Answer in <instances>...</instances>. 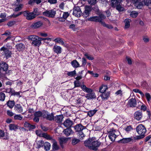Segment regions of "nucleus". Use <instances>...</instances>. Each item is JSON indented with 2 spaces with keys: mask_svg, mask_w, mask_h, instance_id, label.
<instances>
[{
  "mask_svg": "<svg viewBox=\"0 0 151 151\" xmlns=\"http://www.w3.org/2000/svg\"><path fill=\"white\" fill-rule=\"evenodd\" d=\"M22 118V116L20 114H16L14 116V119L15 120H21Z\"/></svg>",
  "mask_w": 151,
  "mask_h": 151,
  "instance_id": "obj_50",
  "label": "nucleus"
},
{
  "mask_svg": "<svg viewBox=\"0 0 151 151\" xmlns=\"http://www.w3.org/2000/svg\"><path fill=\"white\" fill-rule=\"evenodd\" d=\"M115 131V130H114V131L110 132L109 133V137L110 140L113 142L114 141L116 137V135L114 133V132Z\"/></svg>",
  "mask_w": 151,
  "mask_h": 151,
  "instance_id": "obj_21",
  "label": "nucleus"
},
{
  "mask_svg": "<svg viewBox=\"0 0 151 151\" xmlns=\"http://www.w3.org/2000/svg\"><path fill=\"white\" fill-rule=\"evenodd\" d=\"M81 88L83 91L88 93L85 96L87 99L91 100L96 98L95 94L93 92V90L92 89L87 87L85 85L82 86Z\"/></svg>",
  "mask_w": 151,
  "mask_h": 151,
  "instance_id": "obj_2",
  "label": "nucleus"
},
{
  "mask_svg": "<svg viewBox=\"0 0 151 151\" xmlns=\"http://www.w3.org/2000/svg\"><path fill=\"white\" fill-rule=\"evenodd\" d=\"M142 113L141 111H137L134 113V118L137 120H140L142 119Z\"/></svg>",
  "mask_w": 151,
  "mask_h": 151,
  "instance_id": "obj_16",
  "label": "nucleus"
},
{
  "mask_svg": "<svg viewBox=\"0 0 151 151\" xmlns=\"http://www.w3.org/2000/svg\"><path fill=\"white\" fill-rule=\"evenodd\" d=\"M82 99V98H78L76 99H74L73 100V102L76 105L82 104L83 102Z\"/></svg>",
  "mask_w": 151,
  "mask_h": 151,
  "instance_id": "obj_29",
  "label": "nucleus"
},
{
  "mask_svg": "<svg viewBox=\"0 0 151 151\" xmlns=\"http://www.w3.org/2000/svg\"><path fill=\"white\" fill-rule=\"evenodd\" d=\"M42 25V23L41 21H38L32 24L31 27L33 29H36L40 27Z\"/></svg>",
  "mask_w": 151,
  "mask_h": 151,
  "instance_id": "obj_24",
  "label": "nucleus"
},
{
  "mask_svg": "<svg viewBox=\"0 0 151 151\" xmlns=\"http://www.w3.org/2000/svg\"><path fill=\"white\" fill-rule=\"evenodd\" d=\"M91 11L90 8L89 7H86L85 10L83 13V17H87L89 16Z\"/></svg>",
  "mask_w": 151,
  "mask_h": 151,
  "instance_id": "obj_26",
  "label": "nucleus"
},
{
  "mask_svg": "<svg viewBox=\"0 0 151 151\" xmlns=\"http://www.w3.org/2000/svg\"><path fill=\"white\" fill-rule=\"evenodd\" d=\"M94 137L89 138L84 142L85 146L90 150H96L100 146L101 143L97 140H96Z\"/></svg>",
  "mask_w": 151,
  "mask_h": 151,
  "instance_id": "obj_1",
  "label": "nucleus"
},
{
  "mask_svg": "<svg viewBox=\"0 0 151 151\" xmlns=\"http://www.w3.org/2000/svg\"><path fill=\"white\" fill-rule=\"evenodd\" d=\"M22 14L24 16L26 17V19L29 20H31L35 17L33 12H29L27 11H25L22 12Z\"/></svg>",
  "mask_w": 151,
  "mask_h": 151,
  "instance_id": "obj_10",
  "label": "nucleus"
},
{
  "mask_svg": "<svg viewBox=\"0 0 151 151\" xmlns=\"http://www.w3.org/2000/svg\"><path fill=\"white\" fill-rule=\"evenodd\" d=\"M88 3L91 5H93L95 4L97 2L96 0H88Z\"/></svg>",
  "mask_w": 151,
  "mask_h": 151,
  "instance_id": "obj_55",
  "label": "nucleus"
},
{
  "mask_svg": "<svg viewBox=\"0 0 151 151\" xmlns=\"http://www.w3.org/2000/svg\"><path fill=\"white\" fill-rule=\"evenodd\" d=\"M98 110L96 109H94L89 111L88 112V115L89 117H92L97 112Z\"/></svg>",
  "mask_w": 151,
  "mask_h": 151,
  "instance_id": "obj_32",
  "label": "nucleus"
},
{
  "mask_svg": "<svg viewBox=\"0 0 151 151\" xmlns=\"http://www.w3.org/2000/svg\"><path fill=\"white\" fill-rule=\"evenodd\" d=\"M0 51H3L2 53V55H4L6 59H7L11 57L12 52L7 48L6 46H4L0 48Z\"/></svg>",
  "mask_w": 151,
  "mask_h": 151,
  "instance_id": "obj_5",
  "label": "nucleus"
},
{
  "mask_svg": "<svg viewBox=\"0 0 151 151\" xmlns=\"http://www.w3.org/2000/svg\"><path fill=\"white\" fill-rule=\"evenodd\" d=\"M41 137H43L47 139H52L51 137L45 133H42Z\"/></svg>",
  "mask_w": 151,
  "mask_h": 151,
  "instance_id": "obj_48",
  "label": "nucleus"
},
{
  "mask_svg": "<svg viewBox=\"0 0 151 151\" xmlns=\"http://www.w3.org/2000/svg\"><path fill=\"white\" fill-rule=\"evenodd\" d=\"M33 12V14H35V17L36 16L39 15V12H38V9L37 8L34 9L33 12Z\"/></svg>",
  "mask_w": 151,
  "mask_h": 151,
  "instance_id": "obj_58",
  "label": "nucleus"
},
{
  "mask_svg": "<svg viewBox=\"0 0 151 151\" xmlns=\"http://www.w3.org/2000/svg\"><path fill=\"white\" fill-rule=\"evenodd\" d=\"M7 106L10 109H12L14 106L15 102L13 101H9L6 103Z\"/></svg>",
  "mask_w": 151,
  "mask_h": 151,
  "instance_id": "obj_35",
  "label": "nucleus"
},
{
  "mask_svg": "<svg viewBox=\"0 0 151 151\" xmlns=\"http://www.w3.org/2000/svg\"><path fill=\"white\" fill-rule=\"evenodd\" d=\"M143 1L145 3V5L148 6L151 5V0H144Z\"/></svg>",
  "mask_w": 151,
  "mask_h": 151,
  "instance_id": "obj_56",
  "label": "nucleus"
},
{
  "mask_svg": "<svg viewBox=\"0 0 151 151\" xmlns=\"http://www.w3.org/2000/svg\"><path fill=\"white\" fill-rule=\"evenodd\" d=\"M15 22L14 21H11L9 22L7 24L8 26L11 27L13 25L15 24Z\"/></svg>",
  "mask_w": 151,
  "mask_h": 151,
  "instance_id": "obj_57",
  "label": "nucleus"
},
{
  "mask_svg": "<svg viewBox=\"0 0 151 151\" xmlns=\"http://www.w3.org/2000/svg\"><path fill=\"white\" fill-rule=\"evenodd\" d=\"M73 124V121L68 118L65 120L63 124L67 128H70Z\"/></svg>",
  "mask_w": 151,
  "mask_h": 151,
  "instance_id": "obj_13",
  "label": "nucleus"
},
{
  "mask_svg": "<svg viewBox=\"0 0 151 151\" xmlns=\"http://www.w3.org/2000/svg\"><path fill=\"white\" fill-rule=\"evenodd\" d=\"M68 138H66L65 137H61L59 138V140L60 142V145L62 147H63V144L65 143L68 140Z\"/></svg>",
  "mask_w": 151,
  "mask_h": 151,
  "instance_id": "obj_23",
  "label": "nucleus"
},
{
  "mask_svg": "<svg viewBox=\"0 0 151 151\" xmlns=\"http://www.w3.org/2000/svg\"><path fill=\"white\" fill-rule=\"evenodd\" d=\"M5 94L3 93H0V101H4L5 100Z\"/></svg>",
  "mask_w": 151,
  "mask_h": 151,
  "instance_id": "obj_52",
  "label": "nucleus"
},
{
  "mask_svg": "<svg viewBox=\"0 0 151 151\" xmlns=\"http://www.w3.org/2000/svg\"><path fill=\"white\" fill-rule=\"evenodd\" d=\"M84 55L88 60H93L94 59V58L91 55H88V53H86L84 54Z\"/></svg>",
  "mask_w": 151,
  "mask_h": 151,
  "instance_id": "obj_54",
  "label": "nucleus"
},
{
  "mask_svg": "<svg viewBox=\"0 0 151 151\" xmlns=\"http://www.w3.org/2000/svg\"><path fill=\"white\" fill-rule=\"evenodd\" d=\"M43 111H38L35 112L34 113V116L37 117H42Z\"/></svg>",
  "mask_w": 151,
  "mask_h": 151,
  "instance_id": "obj_38",
  "label": "nucleus"
},
{
  "mask_svg": "<svg viewBox=\"0 0 151 151\" xmlns=\"http://www.w3.org/2000/svg\"><path fill=\"white\" fill-rule=\"evenodd\" d=\"M132 130V128L131 125L127 126L125 130L128 132H129Z\"/></svg>",
  "mask_w": 151,
  "mask_h": 151,
  "instance_id": "obj_60",
  "label": "nucleus"
},
{
  "mask_svg": "<svg viewBox=\"0 0 151 151\" xmlns=\"http://www.w3.org/2000/svg\"><path fill=\"white\" fill-rule=\"evenodd\" d=\"M5 133L4 131L0 130V138L3 137L5 136Z\"/></svg>",
  "mask_w": 151,
  "mask_h": 151,
  "instance_id": "obj_61",
  "label": "nucleus"
},
{
  "mask_svg": "<svg viewBox=\"0 0 151 151\" xmlns=\"http://www.w3.org/2000/svg\"><path fill=\"white\" fill-rule=\"evenodd\" d=\"M13 90V89L11 88H7L5 90L4 92L6 93H11L12 94Z\"/></svg>",
  "mask_w": 151,
  "mask_h": 151,
  "instance_id": "obj_59",
  "label": "nucleus"
},
{
  "mask_svg": "<svg viewBox=\"0 0 151 151\" xmlns=\"http://www.w3.org/2000/svg\"><path fill=\"white\" fill-rule=\"evenodd\" d=\"M80 140L79 139L76 138H74L72 139V143L73 145H75L78 143Z\"/></svg>",
  "mask_w": 151,
  "mask_h": 151,
  "instance_id": "obj_47",
  "label": "nucleus"
},
{
  "mask_svg": "<svg viewBox=\"0 0 151 151\" xmlns=\"http://www.w3.org/2000/svg\"><path fill=\"white\" fill-rule=\"evenodd\" d=\"M53 114L50 113L47 111L43 110L42 118L47 120L52 121L53 119Z\"/></svg>",
  "mask_w": 151,
  "mask_h": 151,
  "instance_id": "obj_6",
  "label": "nucleus"
},
{
  "mask_svg": "<svg viewBox=\"0 0 151 151\" xmlns=\"http://www.w3.org/2000/svg\"><path fill=\"white\" fill-rule=\"evenodd\" d=\"M71 64L73 67L74 68H77L79 67V64L76 60H73L71 62Z\"/></svg>",
  "mask_w": 151,
  "mask_h": 151,
  "instance_id": "obj_37",
  "label": "nucleus"
},
{
  "mask_svg": "<svg viewBox=\"0 0 151 151\" xmlns=\"http://www.w3.org/2000/svg\"><path fill=\"white\" fill-rule=\"evenodd\" d=\"M137 3L136 4V5L137 8L139 9H141L145 5V3L144 1H142L140 2H137Z\"/></svg>",
  "mask_w": 151,
  "mask_h": 151,
  "instance_id": "obj_33",
  "label": "nucleus"
},
{
  "mask_svg": "<svg viewBox=\"0 0 151 151\" xmlns=\"http://www.w3.org/2000/svg\"><path fill=\"white\" fill-rule=\"evenodd\" d=\"M52 50L54 52L58 54H60L62 52L61 47L57 45H55Z\"/></svg>",
  "mask_w": 151,
  "mask_h": 151,
  "instance_id": "obj_19",
  "label": "nucleus"
},
{
  "mask_svg": "<svg viewBox=\"0 0 151 151\" xmlns=\"http://www.w3.org/2000/svg\"><path fill=\"white\" fill-rule=\"evenodd\" d=\"M44 148L45 150L46 151H48L50 150L51 145L48 142H45L44 144Z\"/></svg>",
  "mask_w": 151,
  "mask_h": 151,
  "instance_id": "obj_39",
  "label": "nucleus"
},
{
  "mask_svg": "<svg viewBox=\"0 0 151 151\" xmlns=\"http://www.w3.org/2000/svg\"><path fill=\"white\" fill-rule=\"evenodd\" d=\"M23 6V5L22 4H20L18 5L15 8V11L16 12H17L21 10Z\"/></svg>",
  "mask_w": 151,
  "mask_h": 151,
  "instance_id": "obj_53",
  "label": "nucleus"
},
{
  "mask_svg": "<svg viewBox=\"0 0 151 151\" xmlns=\"http://www.w3.org/2000/svg\"><path fill=\"white\" fill-rule=\"evenodd\" d=\"M145 96L147 102L148 103H151V96L148 93H146L145 94Z\"/></svg>",
  "mask_w": 151,
  "mask_h": 151,
  "instance_id": "obj_43",
  "label": "nucleus"
},
{
  "mask_svg": "<svg viewBox=\"0 0 151 151\" xmlns=\"http://www.w3.org/2000/svg\"><path fill=\"white\" fill-rule=\"evenodd\" d=\"M36 133L37 136L41 137L42 133V132L41 130H38L36 131Z\"/></svg>",
  "mask_w": 151,
  "mask_h": 151,
  "instance_id": "obj_64",
  "label": "nucleus"
},
{
  "mask_svg": "<svg viewBox=\"0 0 151 151\" xmlns=\"http://www.w3.org/2000/svg\"><path fill=\"white\" fill-rule=\"evenodd\" d=\"M136 129L139 135H145L146 132V129L145 126L141 124L137 127Z\"/></svg>",
  "mask_w": 151,
  "mask_h": 151,
  "instance_id": "obj_8",
  "label": "nucleus"
},
{
  "mask_svg": "<svg viewBox=\"0 0 151 151\" xmlns=\"http://www.w3.org/2000/svg\"><path fill=\"white\" fill-rule=\"evenodd\" d=\"M63 132L67 136H68L73 133V132L70 128H68L64 129Z\"/></svg>",
  "mask_w": 151,
  "mask_h": 151,
  "instance_id": "obj_22",
  "label": "nucleus"
},
{
  "mask_svg": "<svg viewBox=\"0 0 151 151\" xmlns=\"http://www.w3.org/2000/svg\"><path fill=\"white\" fill-rule=\"evenodd\" d=\"M44 142L42 140L37 141L36 142L35 145H36V148H40L43 146Z\"/></svg>",
  "mask_w": 151,
  "mask_h": 151,
  "instance_id": "obj_28",
  "label": "nucleus"
},
{
  "mask_svg": "<svg viewBox=\"0 0 151 151\" xmlns=\"http://www.w3.org/2000/svg\"><path fill=\"white\" fill-rule=\"evenodd\" d=\"M133 91L136 93H139L140 94V95L142 96H144V94L142 93V92L140 91L139 89H133Z\"/></svg>",
  "mask_w": 151,
  "mask_h": 151,
  "instance_id": "obj_51",
  "label": "nucleus"
},
{
  "mask_svg": "<svg viewBox=\"0 0 151 151\" xmlns=\"http://www.w3.org/2000/svg\"><path fill=\"white\" fill-rule=\"evenodd\" d=\"M67 74L69 76L73 77L76 74V72L75 70L73 71L68 72Z\"/></svg>",
  "mask_w": 151,
  "mask_h": 151,
  "instance_id": "obj_49",
  "label": "nucleus"
},
{
  "mask_svg": "<svg viewBox=\"0 0 151 151\" xmlns=\"http://www.w3.org/2000/svg\"><path fill=\"white\" fill-rule=\"evenodd\" d=\"M10 130H11L16 131L18 129V127L17 125L14 124H11L9 126Z\"/></svg>",
  "mask_w": 151,
  "mask_h": 151,
  "instance_id": "obj_34",
  "label": "nucleus"
},
{
  "mask_svg": "<svg viewBox=\"0 0 151 151\" xmlns=\"http://www.w3.org/2000/svg\"><path fill=\"white\" fill-rule=\"evenodd\" d=\"M7 115L10 116H12L14 115V113L10 110L7 111Z\"/></svg>",
  "mask_w": 151,
  "mask_h": 151,
  "instance_id": "obj_63",
  "label": "nucleus"
},
{
  "mask_svg": "<svg viewBox=\"0 0 151 151\" xmlns=\"http://www.w3.org/2000/svg\"><path fill=\"white\" fill-rule=\"evenodd\" d=\"M12 91L11 95L16 96L19 97H20L21 96L20 95V92H15L14 89Z\"/></svg>",
  "mask_w": 151,
  "mask_h": 151,
  "instance_id": "obj_45",
  "label": "nucleus"
},
{
  "mask_svg": "<svg viewBox=\"0 0 151 151\" xmlns=\"http://www.w3.org/2000/svg\"><path fill=\"white\" fill-rule=\"evenodd\" d=\"M53 41L56 43H60L62 45H64V43L62 39L60 37L56 38Z\"/></svg>",
  "mask_w": 151,
  "mask_h": 151,
  "instance_id": "obj_40",
  "label": "nucleus"
},
{
  "mask_svg": "<svg viewBox=\"0 0 151 151\" xmlns=\"http://www.w3.org/2000/svg\"><path fill=\"white\" fill-rule=\"evenodd\" d=\"M15 47L17 50L19 51H22L25 49V45L22 43H19L16 45Z\"/></svg>",
  "mask_w": 151,
  "mask_h": 151,
  "instance_id": "obj_20",
  "label": "nucleus"
},
{
  "mask_svg": "<svg viewBox=\"0 0 151 151\" xmlns=\"http://www.w3.org/2000/svg\"><path fill=\"white\" fill-rule=\"evenodd\" d=\"M138 15L137 12L135 11H132L131 12L130 14V16L133 18H136Z\"/></svg>",
  "mask_w": 151,
  "mask_h": 151,
  "instance_id": "obj_44",
  "label": "nucleus"
},
{
  "mask_svg": "<svg viewBox=\"0 0 151 151\" xmlns=\"http://www.w3.org/2000/svg\"><path fill=\"white\" fill-rule=\"evenodd\" d=\"M52 149L55 150H57L59 149V146L57 145V142L54 139H52Z\"/></svg>",
  "mask_w": 151,
  "mask_h": 151,
  "instance_id": "obj_25",
  "label": "nucleus"
},
{
  "mask_svg": "<svg viewBox=\"0 0 151 151\" xmlns=\"http://www.w3.org/2000/svg\"><path fill=\"white\" fill-rule=\"evenodd\" d=\"M30 125L31 124L29 123L26 122L24 124V126L25 128H27L29 129L30 127Z\"/></svg>",
  "mask_w": 151,
  "mask_h": 151,
  "instance_id": "obj_62",
  "label": "nucleus"
},
{
  "mask_svg": "<svg viewBox=\"0 0 151 151\" xmlns=\"http://www.w3.org/2000/svg\"><path fill=\"white\" fill-rule=\"evenodd\" d=\"M107 89L106 85H102L99 88V92L102 93L105 92Z\"/></svg>",
  "mask_w": 151,
  "mask_h": 151,
  "instance_id": "obj_36",
  "label": "nucleus"
},
{
  "mask_svg": "<svg viewBox=\"0 0 151 151\" xmlns=\"http://www.w3.org/2000/svg\"><path fill=\"white\" fill-rule=\"evenodd\" d=\"M122 0H113L111 1V4L113 6L116 7L122 1Z\"/></svg>",
  "mask_w": 151,
  "mask_h": 151,
  "instance_id": "obj_30",
  "label": "nucleus"
},
{
  "mask_svg": "<svg viewBox=\"0 0 151 151\" xmlns=\"http://www.w3.org/2000/svg\"><path fill=\"white\" fill-rule=\"evenodd\" d=\"M74 128L76 132H77V134L80 139H82L85 137L83 130L86 129V127L83 126L81 124H78L74 127Z\"/></svg>",
  "mask_w": 151,
  "mask_h": 151,
  "instance_id": "obj_3",
  "label": "nucleus"
},
{
  "mask_svg": "<svg viewBox=\"0 0 151 151\" xmlns=\"http://www.w3.org/2000/svg\"><path fill=\"white\" fill-rule=\"evenodd\" d=\"M42 14L43 15L45 16L53 18L55 17L56 14V11L54 10L51 9L49 10H46L45 12H43Z\"/></svg>",
  "mask_w": 151,
  "mask_h": 151,
  "instance_id": "obj_9",
  "label": "nucleus"
},
{
  "mask_svg": "<svg viewBox=\"0 0 151 151\" xmlns=\"http://www.w3.org/2000/svg\"><path fill=\"white\" fill-rule=\"evenodd\" d=\"M109 96L108 93L105 92L102 93V94L100 95V96L103 100L107 99L109 97Z\"/></svg>",
  "mask_w": 151,
  "mask_h": 151,
  "instance_id": "obj_41",
  "label": "nucleus"
},
{
  "mask_svg": "<svg viewBox=\"0 0 151 151\" xmlns=\"http://www.w3.org/2000/svg\"><path fill=\"white\" fill-rule=\"evenodd\" d=\"M73 14L76 17H80L82 14L80 8L79 6L74 7Z\"/></svg>",
  "mask_w": 151,
  "mask_h": 151,
  "instance_id": "obj_12",
  "label": "nucleus"
},
{
  "mask_svg": "<svg viewBox=\"0 0 151 151\" xmlns=\"http://www.w3.org/2000/svg\"><path fill=\"white\" fill-rule=\"evenodd\" d=\"M60 17L58 18V20L60 22H64L69 16V13L68 12H60Z\"/></svg>",
  "mask_w": 151,
  "mask_h": 151,
  "instance_id": "obj_11",
  "label": "nucleus"
},
{
  "mask_svg": "<svg viewBox=\"0 0 151 151\" xmlns=\"http://www.w3.org/2000/svg\"><path fill=\"white\" fill-rule=\"evenodd\" d=\"M63 115L62 114L57 115L55 117L53 116L54 119L52 121H55L58 123H61L63 120Z\"/></svg>",
  "mask_w": 151,
  "mask_h": 151,
  "instance_id": "obj_15",
  "label": "nucleus"
},
{
  "mask_svg": "<svg viewBox=\"0 0 151 151\" xmlns=\"http://www.w3.org/2000/svg\"><path fill=\"white\" fill-rule=\"evenodd\" d=\"M128 105L131 107H135L136 106L137 103L135 99L131 98L129 99L128 102Z\"/></svg>",
  "mask_w": 151,
  "mask_h": 151,
  "instance_id": "obj_14",
  "label": "nucleus"
},
{
  "mask_svg": "<svg viewBox=\"0 0 151 151\" xmlns=\"http://www.w3.org/2000/svg\"><path fill=\"white\" fill-rule=\"evenodd\" d=\"M8 65L5 63H0V73L2 71H6L8 69Z\"/></svg>",
  "mask_w": 151,
  "mask_h": 151,
  "instance_id": "obj_17",
  "label": "nucleus"
},
{
  "mask_svg": "<svg viewBox=\"0 0 151 151\" xmlns=\"http://www.w3.org/2000/svg\"><path fill=\"white\" fill-rule=\"evenodd\" d=\"M132 139L131 137L123 138L119 141V143H127L131 142Z\"/></svg>",
  "mask_w": 151,
  "mask_h": 151,
  "instance_id": "obj_27",
  "label": "nucleus"
},
{
  "mask_svg": "<svg viewBox=\"0 0 151 151\" xmlns=\"http://www.w3.org/2000/svg\"><path fill=\"white\" fill-rule=\"evenodd\" d=\"M74 84L75 87H81V86L83 85H81L79 81H75L74 82Z\"/></svg>",
  "mask_w": 151,
  "mask_h": 151,
  "instance_id": "obj_42",
  "label": "nucleus"
},
{
  "mask_svg": "<svg viewBox=\"0 0 151 151\" xmlns=\"http://www.w3.org/2000/svg\"><path fill=\"white\" fill-rule=\"evenodd\" d=\"M131 20L130 19H126L124 20V22L125 23L124 28L125 29L129 28L130 26V23Z\"/></svg>",
  "mask_w": 151,
  "mask_h": 151,
  "instance_id": "obj_31",
  "label": "nucleus"
},
{
  "mask_svg": "<svg viewBox=\"0 0 151 151\" xmlns=\"http://www.w3.org/2000/svg\"><path fill=\"white\" fill-rule=\"evenodd\" d=\"M116 9L119 12H122L124 10V7L122 6L120 4H119L118 5H117L116 7Z\"/></svg>",
  "mask_w": 151,
  "mask_h": 151,
  "instance_id": "obj_46",
  "label": "nucleus"
},
{
  "mask_svg": "<svg viewBox=\"0 0 151 151\" xmlns=\"http://www.w3.org/2000/svg\"><path fill=\"white\" fill-rule=\"evenodd\" d=\"M14 110L18 113H21L23 112V108L20 104H17L14 106Z\"/></svg>",
  "mask_w": 151,
  "mask_h": 151,
  "instance_id": "obj_18",
  "label": "nucleus"
},
{
  "mask_svg": "<svg viewBox=\"0 0 151 151\" xmlns=\"http://www.w3.org/2000/svg\"><path fill=\"white\" fill-rule=\"evenodd\" d=\"M28 39L32 41L31 44L35 47H39L41 44V42L39 40V37L35 35H31L28 36Z\"/></svg>",
  "mask_w": 151,
  "mask_h": 151,
  "instance_id": "obj_4",
  "label": "nucleus"
},
{
  "mask_svg": "<svg viewBox=\"0 0 151 151\" xmlns=\"http://www.w3.org/2000/svg\"><path fill=\"white\" fill-rule=\"evenodd\" d=\"M105 18L106 16L104 15L101 14L99 16L90 17L88 20L91 21L99 22L101 21V20L105 19Z\"/></svg>",
  "mask_w": 151,
  "mask_h": 151,
  "instance_id": "obj_7",
  "label": "nucleus"
}]
</instances>
